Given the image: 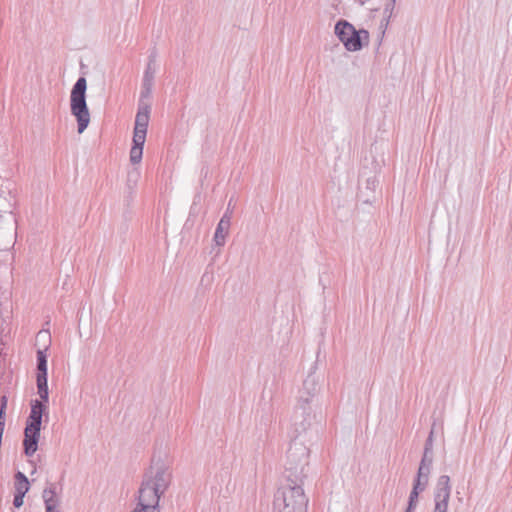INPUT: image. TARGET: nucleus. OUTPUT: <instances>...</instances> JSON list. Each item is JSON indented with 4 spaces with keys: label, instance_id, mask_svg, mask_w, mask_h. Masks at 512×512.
<instances>
[{
    "label": "nucleus",
    "instance_id": "7c9ffc66",
    "mask_svg": "<svg viewBox=\"0 0 512 512\" xmlns=\"http://www.w3.org/2000/svg\"><path fill=\"white\" fill-rule=\"evenodd\" d=\"M231 203H232V200L229 201L227 211L225 212V213H228L230 216L232 214L231 208H230L231 207Z\"/></svg>",
    "mask_w": 512,
    "mask_h": 512
},
{
    "label": "nucleus",
    "instance_id": "dca6fc26",
    "mask_svg": "<svg viewBox=\"0 0 512 512\" xmlns=\"http://www.w3.org/2000/svg\"><path fill=\"white\" fill-rule=\"evenodd\" d=\"M43 499L45 503V508L48 510V507L52 509H56L57 500H56V492L54 487L46 488L43 491Z\"/></svg>",
    "mask_w": 512,
    "mask_h": 512
},
{
    "label": "nucleus",
    "instance_id": "473e14b6",
    "mask_svg": "<svg viewBox=\"0 0 512 512\" xmlns=\"http://www.w3.org/2000/svg\"><path fill=\"white\" fill-rule=\"evenodd\" d=\"M405 512H408V510H406Z\"/></svg>",
    "mask_w": 512,
    "mask_h": 512
},
{
    "label": "nucleus",
    "instance_id": "6ab92c4d",
    "mask_svg": "<svg viewBox=\"0 0 512 512\" xmlns=\"http://www.w3.org/2000/svg\"><path fill=\"white\" fill-rule=\"evenodd\" d=\"M430 467L427 466H419L417 477L415 480L422 481L423 484H428L429 474H430Z\"/></svg>",
    "mask_w": 512,
    "mask_h": 512
},
{
    "label": "nucleus",
    "instance_id": "2f4dec72",
    "mask_svg": "<svg viewBox=\"0 0 512 512\" xmlns=\"http://www.w3.org/2000/svg\"><path fill=\"white\" fill-rule=\"evenodd\" d=\"M46 512H58L56 509H52L50 507H48V510H46Z\"/></svg>",
    "mask_w": 512,
    "mask_h": 512
},
{
    "label": "nucleus",
    "instance_id": "ddd939ff",
    "mask_svg": "<svg viewBox=\"0 0 512 512\" xmlns=\"http://www.w3.org/2000/svg\"><path fill=\"white\" fill-rule=\"evenodd\" d=\"M45 349L37 351V376L36 378H47V355Z\"/></svg>",
    "mask_w": 512,
    "mask_h": 512
},
{
    "label": "nucleus",
    "instance_id": "9d476101",
    "mask_svg": "<svg viewBox=\"0 0 512 512\" xmlns=\"http://www.w3.org/2000/svg\"><path fill=\"white\" fill-rule=\"evenodd\" d=\"M230 221L231 216L228 213H224L216 227L214 234V242L217 246H223L225 244V239L230 228Z\"/></svg>",
    "mask_w": 512,
    "mask_h": 512
},
{
    "label": "nucleus",
    "instance_id": "c85d7f7f",
    "mask_svg": "<svg viewBox=\"0 0 512 512\" xmlns=\"http://www.w3.org/2000/svg\"><path fill=\"white\" fill-rule=\"evenodd\" d=\"M0 420L5 422V409L0 408Z\"/></svg>",
    "mask_w": 512,
    "mask_h": 512
},
{
    "label": "nucleus",
    "instance_id": "f03ea898",
    "mask_svg": "<svg viewBox=\"0 0 512 512\" xmlns=\"http://www.w3.org/2000/svg\"><path fill=\"white\" fill-rule=\"evenodd\" d=\"M320 390L319 380L310 373L303 381L299 390L291 421L294 434L301 436L306 433L317 418V395Z\"/></svg>",
    "mask_w": 512,
    "mask_h": 512
},
{
    "label": "nucleus",
    "instance_id": "c756f323",
    "mask_svg": "<svg viewBox=\"0 0 512 512\" xmlns=\"http://www.w3.org/2000/svg\"><path fill=\"white\" fill-rule=\"evenodd\" d=\"M4 427H5V422H2V421L0 420V435H1V436L3 435Z\"/></svg>",
    "mask_w": 512,
    "mask_h": 512
},
{
    "label": "nucleus",
    "instance_id": "f8f14e48",
    "mask_svg": "<svg viewBox=\"0 0 512 512\" xmlns=\"http://www.w3.org/2000/svg\"><path fill=\"white\" fill-rule=\"evenodd\" d=\"M144 143L145 140H143V138L133 137V146L130 150V161L132 164L141 162Z\"/></svg>",
    "mask_w": 512,
    "mask_h": 512
},
{
    "label": "nucleus",
    "instance_id": "2eb2a0df",
    "mask_svg": "<svg viewBox=\"0 0 512 512\" xmlns=\"http://www.w3.org/2000/svg\"><path fill=\"white\" fill-rule=\"evenodd\" d=\"M15 491L16 494L24 495L29 490V481L22 472H17L15 475Z\"/></svg>",
    "mask_w": 512,
    "mask_h": 512
},
{
    "label": "nucleus",
    "instance_id": "9b49d317",
    "mask_svg": "<svg viewBox=\"0 0 512 512\" xmlns=\"http://www.w3.org/2000/svg\"><path fill=\"white\" fill-rule=\"evenodd\" d=\"M46 410V405L39 400L32 401L31 412L27 424L41 427L42 416Z\"/></svg>",
    "mask_w": 512,
    "mask_h": 512
},
{
    "label": "nucleus",
    "instance_id": "f3484780",
    "mask_svg": "<svg viewBox=\"0 0 512 512\" xmlns=\"http://www.w3.org/2000/svg\"><path fill=\"white\" fill-rule=\"evenodd\" d=\"M38 394L43 403L48 402L49 390L47 384V378H36Z\"/></svg>",
    "mask_w": 512,
    "mask_h": 512
},
{
    "label": "nucleus",
    "instance_id": "20e7f679",
    "mask_svg": "<svg viewBox=\"0 0 512 512\" xmlns=\"http://www.w3.org/2000/svg\"><path fill=\"white\" fill-rule=\"evenodd\" d=\"M274 498V512H307L308 497L302 487L304 481H286Z\"/></svg>",
    "mask_w": 512,
    "mask_h": 512
},
{
    "label": "nucleus",
    "instance_id": "423d86ee",
    "mask_svg": "<svg viewBox=\"0 0 512 512\" xmlns=\"http://www.w3.org/2000/svg\"><path fill=\"white\" fill-rule=\"evenodd\" d=\"M335 35L343 43L344 47L351 52L359 51L363 43L368 44L369 32L365 29L356 30L346 20H339L335 25Z\"/></svg>",
    "mask_w": 512,
    "mask_h": 512
},
{
    "label": "nucleus",
    "instance_id": "412c9836",
    "mask_svg": "<svg viewBox=\"0 0 512 512\" xmlns=\"http://www.w3.org/2000/svg\"><path fill=\"white\" fill-rule=\"evenodd\" d=\"M418 494H417V491H411L410 492V495H409V500H408V507L406 510H408V512H412L416 506H417V503H418Z\"/></svg>",
    "mask_w": 512,
    "mask_h": 512
},
{
    "label": "nucleus",
    "instance_id": "5701e85b",
    "mask_svg": "<svg viewBox=\"0 0 512 512\" xmlns=\"http://www.w3.org/2000/svg\"><path fill=\"white\" fill-rule=\"evenodd\" d=\"M378 185V181L375 177H370L366 180V189L370 191H375L376 187Z\"/></svg>",
    "mask_w": 512,
    "mask_h": 512
},
{
    "label": "nucleus",
    "instance_id": "bb28decb",
    "mask_svg": "<svg viewBox=\"0 0 512 512\" xmlns=\"http://www.w3.org/2000/svg\"><path fill=\"white\" fill-rule=\"evenodd\" d=\"M23 498H24V495H20V494H16L14 495V499H13V505L16 507V508H19L23 505Z\"/></svg>",
    "mask_w": 512,
    "mask_h": 512
},
{
    "label": "nucleus",
    "instance_id": "7ed1b4c3",
    "mask_svg": "<svg viewBox=\"0 0 512 512\" xmlns=\"http://www.w3.org/2000/svg\"><path fill=\"white\" fill-rule=\"evenodd\" d=\"M306 433L297 436L293 431V424L290 427L291 442L286 454L284 476L286 481H304L307 476L309 464V448L301 439Z\"/></svg>",
    "mask_w": 512,
    "mask_h": 512
},
{
    "label": "nucleus",
    "instance_id": "f257e3e1",
    "mask_svg": "<svg viewBox=\"0 0 512 512\" xmlns=\"http://www.w3.org/2000/svg\"><path fill=\"white\" fill-rule=\"evenodd\" d=\"M170 468L157 462L145 473L138 490V503L133 511L160 512L159 501L171 483Z\"/></svg>",
    "mask_w": 512,
    "mask_h": 512
},
{
    "label": "nucleus",
    "instance_id": "4468645a",
    "mask_svg": "<svg viewBox=\"0 0 512 512\" xmlns=\"http://www.w3.org/2000/svg\"><path fill=\"white\" fill-rule=\"evenodd\" d=\"M154 62H155V56L151 55L149 57V62L147 64V67H146L144 75H143V80H142L143 85L153 86L155 72H156L155 67H154Z\"/></svg>",
    "mask_w": 512,
    "mask_h": 512
},
{
    "label": "nucleus",
    "instance_id": "aec40b11",
    "mask_svg": "<svg viewBox=\"0 0 512 512\" xmlns=\"http://www.w3.org/2000/svg\"><path fill=\"white\" fill-rule=\"evenodd\" d=\"M432 463H433V451H430L429 448H424L423 457L421 459L419 466H424V467L427 466V467L431 468Z\"/></svg>",
    "mask_w": 512,
    "mask_h": 512
},
{
    "label": "nucleus",
    "instance_id": "4be33fe9",
    "mask_svg": "<svg viewBox=\"0 0 512 512\" xmlns=\"http://www.w3.org/2000/svg\"><path fill=\"white\" fill-rule=\"evenodd\" d=\"M152 88H153V86L143 85L142 84V91H141V95H140V100L139 101L145 102L144 101L145 99H149L151 94H152Z\"/></svg>",
    "mask_w": 512,
    "mask_h": 512
},
{
    "label": "nucleus",
    "instance_id": "a211bd4d",
    "mask_svg": "<svg viewBox=\"0 0 512 512\" xmlns=\"http://www.w3.org/2000/svg\"><path fill=\"white\" fill-rule=\"evenodd\" d=\"M395 4H396V0H387L385 5H384L383 15L385 17L384 18V20H385V27H387V25H388V23L390 21V18L393 15Z\"/></svg>",
    "mask_w": 512,
    "mask_h": 512
},
{
    "label": "nucleus",
    "instance_id": "393cba45",
    "mask_svg": "<svg viewBox=\"0 0 512 512\" xmlns=\"http://www.w3.org/2000/svg\"><path fill=\"white\" fill-rule=\"evenodd\" d=\"M139 177V171L134 169L133 171L128 173V183L133 182L134 184L137 182Z\"/></svg>",
    "mask_w": 512,
    "mask_h": 512
},
{
    "label": "nucleus",
    "instance_id": "1a4fd4ad",
    "mask_svg": "<svg viewBox=\"0 0 512 512\" xmlns=\"http://www.w3.org/2000/svg\"><path fill=\"white\" fill-rule=\"evenodd\" d=\"M40 429L41 427L39 426L26 424L23 446L24 452L27 456H32L37 451Z\"/></svg>",
    "mask_w": 512,
    "mask_h": 512
},
{
    "label": "nucleus",
    "instance_id": "39448f33",
    "mask_svg": "<svg viewBox=\"0 0 512 512\" xmlns=\"http://www.w3.org/2000/svg\"><path fill=\"white\" fill-rule=\"evenodd\" d=\"M87 81L84 77L78 78L70 95L71 114L76 118L77 131L83 133L90 123V112L86 102Z\"/></svg>",
    "mask_w": 512,
    "mask_h": 512
},
{
    "label": "nucleus",
    "instance_id": "b1692460",
    "mask_svg": "<svg viewBox=\"0 0 512 512\" xmlns=\"http://www.w3.org/2000/svg\"><path fill=\"white\" fill-rule=\"evenodd\" d=\"M427 484H423L422 481L415 480L413 484L412 491H417V494L419 495L421 492H423L426 488Z\"/></svg>",
    "mask_w": 512,
    "mask_h": 512
},
{
    "label": "nucleus",
    "instance_id": "cd10ccee",
    "mask_svg": "<svg viewBox=\"0 0 512 512\" xmlns=\"http://www.w3.org/2000/svg\"><path fill=\"white\" fill-rule=\"evenodd\" d=\"M6 405H7V398H6V396H3L1 398V406H0V408L1 409H6Z\"/></svg>",
    "mask_w": 512,
    "mask_h": 512
},
{
    "label": "nucleus",
    "instance_id": "a878e982",
    "mask_svg": "<svg viewBox=\"0 0 512 512\" xmlns=\"http://www.w3.org/2000/svg\"><path fill=\"white\" fill-rule=\"evenodd\" d=\"M433 437H434V431L431 430L428 438L426 439L425 446H424V448H429L430 451H433Z\"/></svg>",
    "mask_w": 512,
    "mask_h": 512
},
{
    "label": "nucleus",
    "instance_id": "6e6552de",
    "mask_svg": "<svg viewBox=\"0 0 512 512\" xmlns=\"http://www.w3.org/2000/svg\"><path fill=\"white\" fill-rule=\"evenodd\" d=\"M149 114L150 105L146 102L139 101L138 111L135 117L133 137L143 138V140H146Z\"/></svg>",
    "mask_w": 512,
    "mask_h": 512
},
{
    "label": "nucleus",
    "instance_id": "0eeeda50",
    "mask_svg": "<svg viewBox=\"0 0 512 512\" xmlns=\"http://www.w3.org/2000/svg\"><path fill=\"white\" fill-rule=\"evenodd\" d=\"M451 495L450 477L448 475H441L436 484L434 492V511L433 512H447L448 504Z\"/></svg>",
    "mask_w": 512,
    "mask_h": 512
}]
</instances>
